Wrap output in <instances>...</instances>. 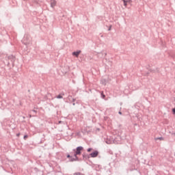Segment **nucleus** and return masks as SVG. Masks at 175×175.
Here are the masks:
<instances>
[{
  "instance_id": "13",
  "label": "nucleus",
  "mask_w": 175,
  "mask_h": 175,
  "mask_svg": "<svg viewBox=\"0 0 175 175\" xmlns=\"http://www.w3.org/2000/svg\"><path fill=\"white\" fill-rule=\"evenodd\" d=\"M119 114H122L121 111L119 112Z\"/></svg>"
},
{
  "instance_id": "8",
  "label": "nucleus",
  "mask_w": 175,
  "mask_h": 175,
  "mask_svg": "<svg viewBox=\"0 0 175 175\" xmlns=\"http://www.w3.org/2000/svg\"><path fill=\"white\" fill-rule=\"evenodd\" d=\"M92 151V148H90L88 149V152H91Z\"/></svg>"
},
{
  "instance_id": "10",
  "label": "nucleus",
  "mask_w": 175,
  "mask_h": 175,
  "mask_svg": "<svg viewBox=\"0 0 175 175\" xmlns=\"http://www.w3.org/2000/svg\"><path fill=\"white\" fill-rule=\"evenodd\" d=\"M173 113L175 114V108L172 109Z\"/></svg>"
},
{
  "instance_id": "16",
  "label": "nucleus",
  "mask_w": 175,
  "mask_h": 175,
  "mask_svg": "<svg viewBox=\"0 0 175 175\" xmlns=\"http://www.w3.org/2000/svg\"><path fill=\"white\" fill-rule=\"evenodd\" d=\"M109 31H110V28H109Z\"/></svg>"
},
{
  "instance_id": "2",
  "label": "nucleus",
  "mask_w": 175,
  "mask_h": 175,
  "mask_svg": "<svg viewBox=\"0 0 175 175\" xmlns=\"http://www.w3.org/2000/svg\"><path fill=\"white\" fill-rule=\"evenodd\" d=\"M98 155H99V152H98V150H95L93 152H92L89 156L83 155V158H96Z\"/></svg>"
},
{
  "instance_id": "15",
  "label": "nucleus",
  "mask_w": 175,
  "mask_h": 175,
  "mask_svg": "<svg viewBox=\"0 0 175 175\" xmlns=\"http://www.w3.org/2000/svg\"><path fill=\"white\" fill-rule=\"evenodd\" d=\"M109 31H110V28H109Z\"/></svg>"
},
{
  "instance_id": "4",
  "label": "nucleus",
  "mask_w": 175,
  "mask_h": 175,
  "mask_svg": "<svg viewBox=\"0 0 175 175\" xmlns=\"http://www.w3.org/2000/svg\"><path fill=\"white\" fill-rule=\"evenodd\" d=\"M80 53H81V51H78L77 52H73L72 55H75V57H79L80 55Z\"/></svg>"
},
{
  "instance_id": "1",
  "label": "nucleus",
  "mask_w": 175,
  "mask_h": 175,
  "mask_svg": "<svg viewBox=\"0 0 175 175\" xmlns=\"http://www.w3.org/2000/svg\"><path fill=\"white\" fill-rule=\"evenodd\" d=\"M84 148L82 146H79L76 148V150H74L75 154L74 157H75L76 159H74V161H77L79 158L77 157V155H81V151H83Z\"/></svg>"
},
{
  "instance_id": "14",
  "label": "nucleus",
  "mask_w": 175,
  "mask_h": 175,
  "mask_svg": "<svg viewBox=\"0 0 175 175\" xmlns=\"http://www.w3.org/2000/svg\"><path fill=\"white\" fill-rule=\"evenodd\" d=\"M103 97L105 98V95H103Z\"/></svg>"
},
{
  "instance_id": "12",
  "label": "nucleus",
  "mask_w": 175,
  "mask_h": 175,
  "mask_svg": "<svg viewBox=\"0 0 175 175\" xmlns=\"http://www.w3.org/2000/svg\"><path fill=\"white\" fill-rule=\"evenodd\" d=\"M67 157H68V158H70V155L68 154V155L67 156Z\"/></svg>"
},
{
  "instance_id": "9",
  "label": "nucleus",
  "mask_w": 175,
  "mask_h": 175,
  "mask_svg": "<svg viewBox=\"0 0 175 175\" xmlns=\"http://www.w3.org/2000/svg\"><path fill=\"white\" fill-rule=\"evenodd\" d=\"M27 139H28V135H25V136H24V139H25V140H27Z\"/></svg>"
},
{
  "instance_id": "3",
  "label": "nucleus",
  "mask_w": 175,
  "mask_h": 175,
  "mask_svg": "<svg viewBox=\"0 0 175 175\" xmlns=\"http://www.w3.org/2000/svg\"><path fill=\"white\" fill-rule=\"evenodd\" d=\"M57 5V1L55 0H51V6L54 8Z\"/></svg>"
},
{
  "instance_id": "6",
  "label": "nucleus",
  "mask_w": 175,
  "mask_h": 175,
  "mask_svg": "<svg viewBox=\"0 0 175 175\" xmlns=\"http://www.w3.org/2000/svg\"><path fill=\"white\" fill-rule=\"evenodd\" d=\"M155 140H163V137H161L159 138H156Z\"/></svg>"
},
{
  "instance_id": "11",
  "label": "nucleus",
  "mask_w": 175,
  "mask_h": 175,
  "mask_svg": "<svg viewBox=\"0 0 175 175\" xmlns=\"http://www.w3.org/2000/svg\"><path fill=\"white\" fill-rule=\"evenodd\" d=\"M17 137H20V133L16 134Z\"/></svg>"
},
{
  "instance_id": "7",
  "label": "nucleus",
  "mask_w": 175,
  "mask_h": 175,
  "mask_svg": "<svg viewBox=\"0 0 175 175\" xmlns=\"http://www.w3.org/2000/svg\"><path fill=\"white\" fill-rule=\"evenodd\" d=\"M57 99H62V96L58 95V96H57Z\"/></svg>"
},
{
  "instance_id": "5",
  "label": "nucleus",
  "mask_w": 175,
  "mask_h": 175,
  "mask_svg": "<svg viewBox=\"0 0 175 175\" xmlns=\"http://www.w3.org/2000/svg\"><path fill=\"white\" fill-rule=\"evenodd\" d=\"M123 2H124V6H127L128 5V3H131V0H122Z\"/></svg>"
}]
</instances>
